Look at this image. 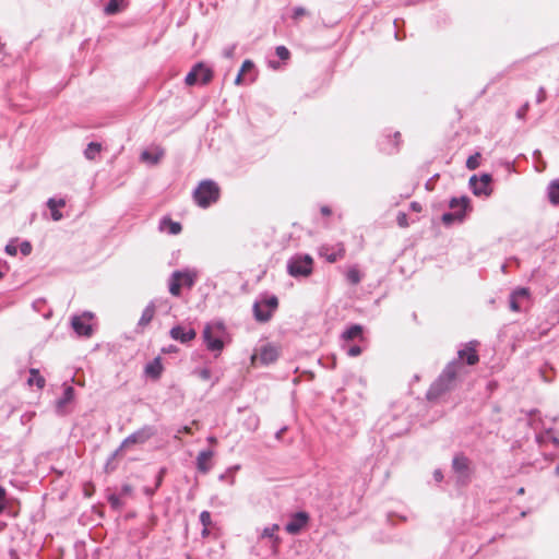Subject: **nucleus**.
Listing matches in <instances>:
<instances>
[{
  "mask_svg": "<svg viewBox=\"0 0 559 559\" xmlns=\"http://www.w3.org/2000/svg\"><path fill=\"white\" fill-rule=\"evenodd\" d=\"M162 352L164 354L177 353L178 352V347L176 345H169L167 347H163Z\"/></svg>",
  "mask_w": 559,
  "mask_h": 559,
  "instance_id": "54",
  "label": "nucleus"
},
{
  "mask_svg": "<svg viewBox=\"0 0 559 559\" xmlns=\"http://www.w3.org/2000/svg\"><path fill=\"white\" fill-rule=\"evenodd\" d=\"M275 53L281 60H287L290 56L289 50L285 46H277Z\"/></svg>",
  "mask_w": 559,
  "mask_h": 559,
  "instance_id": "39",
  "label": "nucleus"
},
{
  "mask_svg": "<svg viewBox=\"0 0 559 559\" xmlns=\"http://www.w3.org/2000/svg\"><path fill=\"white\" fill-rule=\"evenodd\" d=\"M362 332L364 329L360 324H352L342 333V338L344 341H353L357 337H361Z\"/></svg>",
  "mask_w": 559,
  "mask_h": 559,
  "instance_id": "29",
  "label": "nucleus"
},
{
  "mask_svg": "<svg viewBox=\"0 0 559 559\" xmlns=\"http://www.w3.org/2000/svg\"><path fill=\"white\" fill-rule=\"evenodd\" d=\"M242 76H243V73L238 72V74H237V76H236V79H235V83H236V84H241V82H242Z\"/></svg>",
  "mask_w": 559,
  "mask_h": 559,
  "instance_id": "59",
  "label": "nucleus"
},
{
  "mask_svg": "<svg viewBox=\"0 0 559 559\" xmlns=\"http://www.w3.org/2000/svg\"><path fill=\"white\" fill-rule=\"evenodd\" d=\"M310 520L306 511H298L290 515L289 521L285 525V531L288 534L297 535L308 524Z\"/></svg>",
  "mask_w": 559,
  "mask_h": 559,
  "instance_id": "11",
  "label": "nucleus"
},
{
  "mask_svg": "<svg viewBox=\"0 0 559 559\" xmlns=\"http://www.w3.org/2000/svg\"><path fill=\"white\" fill-rule=\"evenodd\" d=\"M213 78V72L210 68L199 62L192 67L190 72L186 75L185 82L187 85L207 84Z\"/></svg>",
  "mask_w": 559,
  "mask_h": 559,
  "instance_id": "8",
  "label": "nucleus"
},
{
  "mask_svg": "<svg viewBox=\"0 0 559 559\" xmlns=\"http://www.w3.org/2000/svg\"><path fill=\"white\" fill-rule=\"evenodd\" d=\"M148 304L153 305V308L155 310L163 309L165 311H168L171 308L168 299H166V298H155V299L151 300Z\"/></svg>",
  "mask_w": 559,
  "mask_h": 559,
  "instance_id": "35",
  "label": "nucleus"
},
{
  "mask_svg": "<svg viewBox=\"0 0 559 559\" xmlns=\"http://www.w3.org/2000/svg\"><path fill=\"white\" fill-rule=\"evenodd\" d=\"M479 158H480L479 153H475L474 155H471L466 160V167L469 170L476 169L479 166Z\"/></svg>",
  "mask_w": 559,
  "mask_h": 559,
  "instance_id": "37",
  "label": "nucleus"
},
{
  "mask_svg": "<svg viewBox=\"0 0 559 559\" xmlns=\"http://www.w3.org/2000/svg\"><path fill=\"white\" fill-rule=\"evenodd\" d=\"M195 277H197V275L193 272H190L188 270L181 271V283H182V286H186L188 288L193 287V285L195 283Z\"/></svg>",
  "mask_w": 559,
  "mask_h": 559,
  "instance_id": "33",
  "label": "nucleus"
},
{
  "mask_svg": "<svg viewBox=\"0 0 559 559\" xmlns=\"http://www.w3.org/2000/svg\"><path fill=\"white\" fill-rule=\"evenodd\" d=\"M183 431H185L186 433H190V432H191V429H190L189 427L185 426V427H183Z\"/></svg>",
  "mask_w": 559,
  "mask_h": 559,
  "instance_id": "61",
  "label": "nucleus"
},
{
  "mask_svg": "<svg viewBox=\"0 0 559 559\" xmlns=\"http://www.w3.org/2000/svg\"><path fill=\"white\" fill-rule=\"evenodd\" d=\"M214 455V452L210 449L202 450L199 452L195 461V466L199 473L205 475L207 474L213 466L212 457Z\"/></svg>",
  "mask_w": 559,
  "mask_h": 559,
  "instance_id": "17",
  "label": "nucleus"
},
{
  "mask_svg": "<svg viewBox=\"0 0 559 559\" xmlns=\"http://www.w3.org/2000/svg\"><path fill=\"white\" fill-rule=\"evenodd\" d=\"M108 499V502L110 504V507L114 509V510H119L122 508L123 503L121 502L120 500V496L119 495H116V493H111L107 497Z\"/></svg>",
  "mask_w": 559,
  "mask_h": 559,
  "instance_id": "36",
  "label": "nucleus"
},
{
  "mask_svg": "<svg viewBox=\"0 0 559 559\" xmlns=\"http://www.w3.org/2000/svg\"><path fill=\"white\" fill-rule=\"evenodd\" d=\"M546 99V91L544 87H539L537 95H536V102L537 104H542Z\"/></svg>",
  "mask_w": 559,
  "mask_h": 559,
  "instance_id": "51",
  "label": "nucleus"
},
{
  "mask_svg": "<svg viewBox=\"0 0 559 559\" xmlns=\"http://www.w3.org/2000/svg\"><path fill=\"white\" fill-rule=\"evenodd\" d=\"M542 376H543L544 381H546V382H550V381H551V380H550L549 378H547L544 373H543Z\"/></svg>",
  "mask_w": 559,
  "mask_h": 559,
  "instance_id": "63",
  "label": "nucleus"
},
{
  "mask_svg": "<svg viewBox=\"0 0 559 559\" xmlns=\"http://www.w3.org/2000/svg\"><path fill=\"white\" fill-rule=\"evenodd\" d=\"M128 5L127 0H108L104 8L106 15H115L122 12Z\"/></svg>",
  "mask_w": 559,
  "mask_h": 559,
  "instance_id": "21",
  "label": "nucleus"
},
{
  "mask_svg": "<svg viewBox=\"0 0 559 559\" xmlns=\"http://www.w3.org/2000/svg\"><path fill=\"white\" fill-rule=\"evenodd\" d=\"M552 442H554L556 445H558V447H559V439L554 438Z\"/></svg>",
  "mask_w": 559,
  "mask_h": 559,
  "instance_id": "64",
  "label": "nucleus"
},
{
  "mask_svg": "<svg viewBox=\"0 0 559 559\" xmlns=\"http://www.w3.org/2000/svg\"><path fill=\"white\" fill-rule=\"evenodd\" d=\"M451 468L457 487H466L471 484L474 475V466L471 459L463 452L456 453L453 456Z\"/></svg>",
  "mask_w": 559,
  "mask_h": 559,
  "instance_id": "2",
  "label": "nucleus"
},
{
  "mask_svg": "<svg viewBox=\"0 0 559 559\" xmlns=\"http://www.w3.org/2000/svg\"><path fill=\"white\" fill-rule=\"evenodd\" d=\"M156 491H157V489L155 487H153V488L152 487H144L143 488L144 495L147 496L148 498H152L155 495Z\"/></svg>",
  "mask_w": 559,
  "mask_h": 559,
  "instance_id": "53",
  "label": "nucleus"
},
{
  "mask_svg": "<svg viewBox=\"0 0 559 559\" xmlns=\"http://www.w3.org/2000/svg\"><path fill=\"white\" fill-rule=\"evenodd\" d=\"M254 68V63L251 60H245L239 72L245 73Z\"/></svg>",
  "mask_w": 559,
  "mask_h": 559,
  "instance_id": "50",
  "label": "nucleus"
},
{
  "mask_svg": "<svg viewBox=\"0 0 559 559\" xmlns=\"http://www.w3.org/2000/svg\"><path fill=\"white\" fill-rule=\"evenodd\" d=\"M17 250H19V246L16 245L15 241H10L7 246H5V252L9 254V255H16L17 253Z\"/></svg>",
  "mask_w": 559,
  "mask_h": 559,
  "instance_id": "44",
  "label": "nucleus"
},
{
  "mask_svg": "<svg viewBox=\"0 0 559 559\" xmlns=\"http://www.w3.org/2000/svg\"><path fill=\"white\" fill-rule=\"evenodd\" d=\"M346 278L347 281L353 284V285H356L358 283H360L361 281V274L359 272L358 269L356 267H350L347 273H346Z\"/></svg>",
  "mask_w": 559,
  "mask_h": 559,
  "instance_id": "34",
  "label": "nucleus"
},
{
  "mask_svg": "<svg viewBox=\"0 0 559 559\" xmlns=\"http://www.w3.org/2000/svg\"><path fill=\"white\" fill-rule=\"evenodd\" d=\"M411 209L415 212H420L421 211V205L418 203V202H412L411 203Z\"/></svg>",
  "mask_w": 559,
  "mask_h": 559,
  "instance_id": "57",
  "label": "nucleus"
},
{
  "mask_svg": "<svg viewBox=\"0 0 559 559\" xmlns=\"http://www.w3.org/2000/svg\"><path fill=\"white\" fill-rule=\"evenodd\" d=\"M169 335L173 340L178 341L181 344H187L190 341L195 338L197 332L192 328L187 329V328L178 324L170 329Z\"/></svg>",
  "mask_w": 559,
  "mask_h": 559,
  "instance_id": "15",
  "label": "nucleus"
},
{
  "mask_svg": "<svg viewBox=\"0 0 559 559\" xmlns=\"http://www.w3.org/2000/svg\"><path fill=\"white\" fill-rule=\"evenodd\" d=\"M132 491H133V488H132V486H131V485H129V484H123V485L121 486V489H120V493H119V496H120V497H128V496H130V495L132 493Z\"/></svg>",
  "mask_w": 559,
  "mask_h": 559,
  "instance_id": "46",
  "label": "nucleus"
},
{
  "mask_svg": "<svg viewBox=\"0 0 559 559\" xmlns=\"http://www.w3.org/2000/svg\"><path fill=\"white\" fill-rule=\"evenodd\" d=\"M157 433V429L152 425H144L136 431L129 435L120 444L119 449H117L112 457H115L118 452L122 449H126L132 444H143L147 440H150L152 437H154Z\"/></svg>",
  "mask_w": 559,
  "mask_h": 559,
  "instance_id": "7",
  "label": "nucleus"
},
{
  "mask_svg": "<svg viewBox=\"0 0 559 559\" xmlns=\"http://www.w3.org/2000/svg\"><path fill=\"white\" fill-rule=\"evenodd\" d=\"M547 194L551 204L559 205V178L549 182Z\"/></svg>",
  "mask_w": 559,
  "mask_h": 559,
  "instance_id": "28",
  "label": "nucleus"
},
{
  "mask_svg": "<svg viewBox=\"0 0 559 559\" xmlns=\"http://www.w3.org/2000/svg\"><path fill=\"white\" fill-rule=\"evenodd\" d=\"M155 309L153 308V305L147 304L144 310L142 311L141 318L136 324L138 330H143L146 328L153 320L155 316Z\"/></svg>",
  "mask_w": 559,
  "mask_h": 559,
  "instance_id": "22",
  "label": "nucleus"
},
{
  "mask_svg": "<svg viewBox=\"0 0 559 559\" xmlns=\"http://www.w3.org/2000/svg\"><path fill=\"white\" fill-rule=\"evenodd\" d=\"M286 429H287L286 427L281 428V429L275 433V438H276L277 440H280V439L282 438L283 433L286 431Z\"/></svg>",
  "mask_w": 559,
  "mask_h": 559,
  "instance_id": "58",
  "label": "nucleus"
},
{
  "mask_svg": "<svg viewBox=\"0 0 559 559\" xmlns=\"http://www.w3.org/2000/svg\"><path fill=\"white\" fill-rule=\"evenodd\" d=\"M465 216V211L445 212L442 214L441 221L444 225L450 226L454 223H462Z\"/></svg>",
  "mask_w": 559,
  "mask_h": 559,
  "instance_id": "23",
  "label": "nucleus"
},
{
  "mask_svg": "<svg viewBox=\"0 0 559 559\" xmlns=\"http://www.w3.org/2000/svg\"><path fill=\"white\" fill-rule=\"evenodd\" d=\"M225 333L226 328L223 321L207 323L202 333L206 348L213 353H221L224 348L223 336Z\"/></svg>",
  "mask_w": 559,
  "mask_h": 559,
  "instance_id": "3",
  "label": "nucleus"
},
{
  "mask_svg": "<svg viewBox=\"0 0 559 559\" xmlns=\"http://www.w3.org/2000/svg\"><path fill=\"white\" fill-rule=\"evenodd\" d=\"M163 154H164L163 151H159L156 153H153L150 151H143L141 154V159L144 162H148L151 164H157L159 162V159L162 158Z\"/></svg>",
  "mask_w": 559,
  "mask_h": 559,
  "instance_id": "32",
  "label": "nucleus"
},
{
  "mask_svg": "<svg viewBox=\"0 0 559 559\" xmlns=\"http://www.w3.org/2000/svg\"><path fill=\"white\" fill-rule=\"evenodd\" d=\"M159 228L166 230L170 235H178L181 231V224L174 222L169 217H163L159 223Z\"/></svg>",
  "mask_w": 559,
  "mask_h": 559,
  "instance_id": "26",
  "label": "nucleus"
},
{
  "mask_svg": "<svg viewBox=\"0 0 559 559\" xmlns=\"http://www.w3.org/2000/svg\"><path fill=\"white\" fill-rule=\"evenodd\" d=\"M163 366L160 358L156 357L145 366V373L151 378L158 379L162 374Z\"/></svg>",
  "mask_w": 559,
  "mask_h": 559,
  "instance_id": "25",
  "label": "nucleus"
},
{
  "mask_svg": "<svg viewBox=\"0 0 559 559\" xmlns=\"http://www.w3.org/2000/svg\"><path fill=\"white\" fill-rule=\"evenodd\" d=\"M531 297L530 289L526 287H518L513 289L509 296V307L513 312L522 311L521 302L528 300Z\"/></svg>",
  "mask_w": 559,
  "mask_h": 559,
  "instance_id": "13",
  "label": "nucleus"
},
{
  "mask_svg": "<svg viewBox=\"0 0 559 559\" xmlns=\"http://www.w3.org/2000/svg\"><path fill=\"white\" fill-rule=\"evenodd\" d=\"M319 253L328 262L335 263L345 257V247L343 243H337L335 246H323L320 248Z\"/></svg>",
  "mask_w": 559,
  "mask_h": 559,
  "instance_id": "14",
  "label": "nucleus"
},
{
  "mask_svg": "<svg viewBox=\"0 0 559 559\" xmlns=\"http://www.w3.org/2000/svg\"><path fill=\"white\" fill-rule=\"evenodd\" d=\"M306 9L302 7H296L293 9V19L297 20L306 14Z\"/></svg>",
  "mask_w": 559,
  "mask_h": 559,
  "instance_id": "48",
  "label": "nucleus"
},
{
  "mask_svg": "<svg viewBox=\"0 0 559 559\" xmlns=\"http://www.w3.org/2000/svg\"><path fill=\"white\" fill-rule=\"evenodd\" d=\"M166 472H167L166 467L159 468V471H158V473L156 475V478H155V486L154 487L156 489H158L162 486L163 479H164V476H165Z\"/></svg>",
  "mask_w": 559,
  "mask_h": 559,
  "instance_id": "43",
  "label": "nucleus"
},
{
  "mask_svg": "<svg viewBox=\"0 0 559 559\" xmlns=\"http://www.w3.org/2000/svg\"><path fill=\"white\" fill-rule=\"evenodd\" d=\"M211 370L209 368H203V369H200L198 370V376L202 379V380H209L211 378Z\"/></svg>",
  "mask_w": 559,
  "mask_h": 559,
  "instance_id": "49",
  "label": "nucleus"
},
{
  "mask_svg": "<svg viewBox=\"0 0 559 559\" xmlns=\"http://www.w3.org/2000/svg\"><path fill=\"white\" fill-rule=\"evenodd\" d=\"M200 522L203 527H209L212 524L211 513L206 510L200 513Z\"/></svg>",
  "mask_w": 559,
  "mask_h": 559,
  "instance_id": "40",
  "label": "nucleus"
},
{
  "mask_svg": "<svg viewBox=\"0 0 559 559\" xmlns=\"http://www.w3.org/2000/svg\"><path fill=\"white\" fill-rule=\"evenodd\" d=\"M313 271V259L310 254H295L287 261V273L295 277H308Z\"/></svg>",
  "mask_w": 559,
  "mask_h": 559,
  "instance_id": "6",
  "label": "nucleus"
},
{
  "mask_svg": "<svg viewBox=\"0 0 559 559\" xmlns=\"http://www.w3.org/2000/svg\"><path fill=\"white\" fill-rule=\"evenodd\" d=\"M66 205V201L63 199H55V198H50L48 201H47V206L49 207L50 210V213H51V218L55 221V222H58L62 218V214L59 212V207H63Z\"/></svg>",
  "mask_w": 559,
  "mask_h": 559,
  "instance_id": "24",
  "label": "nucleus"
},
{
  "mask_svg": "<svg viewBox=\"0 0 559 559\" xmlns=\"http://www.w3.org/2000/svg\"><path fill=\"white\" fill-rule=\"evenodd\" d=\"M19 250L23 255H28L32 252V245L29 241L24 240L19 245Z\"/></svg>",
  "mask_w": 559,
  "mask_h": 559,
  "instance_id": "41",
  "label": "nucleus"
},
{
  "mask_svg": "<svg viewBox=\"0 0 559 559\" xmlns=\"http://www.w3.org/2000/svg\"><path fill=\"white\" fill-rule=\"evenodd\" d=\"M102 144L98 142H90L84 150L85 158L93 160L100 153Z\"/></svg>",
  "mask_w": 559,
  "mask_h": 559,
  "instance_id": "31",
  "label": "nucleus"
},
{
  "mask_svg": "<svg viewBox=\"0 0 559 559\" xmlns=\"http://www.w3.org/2000/svg\"><path fill=\"white\" fill-rule=\"evenodd\" d=\"M478 345L477 341H472L466 346L457 352V359L460 362L465 361L468 366H474L479 361V356L476 350Z\"/></svg>",
  "mask_w": 559,
  "mask_h": 559,
  "instance_id": "12",
  "label": "nucleus"
},
{
  "mask_svg": "<svg viewBox=\"0 0 559 559\" xmlns=\"http://www.w3.org/2000/svg\"><path fill=\"white\" fill-rule=\"evenodd\" d=\"M209 534H210L209 527H203V530H202V532H201V535H202L203 537H206V536H209Z\"/></svg>",
  "mask_w": 559,
  "mask_h": 559,
  "instance_id": "60",
  "label": "nucleus"
},
{
  "mask_svg": "<svg viewBox=\"0 0 559 559\" xmlns=\"http://www.w3.org/2000/svg\"><path fill=\"white\" fill-rule=\"evenodd\" d=\"M236 45H229L224 48L223 56L227 59H231L235 56Z\"/></svg>",
  "mask_w": 559,
  "mask_h": 559,
  "instance_id": "45",
  "label": "nucleus"
},
{
  "mask_svg": "<svg viewBox=\"0 0 559 559\" xmlns=\"http://www.w3.org/2000/svg\"><path fill=\"white\" fill-rule=\"evenodd\" d=\"M8 506L7 490L0 486V514H2Z\"/></svg>",
  "mask_w": 559,
  "mask_h": 559,
  "instance_id": "38",
  "label": "nucleus"
},
{
  "mask_svg": "<svg viewBox=\"0 0 559 559\" xmlns=\"http://www.w3.org/2000/svg\"><path fill=\"white\" fill-rule=\"evenodd\" d=\"M396 222H397V225L400 227H403V228L407 227L408 226V218H407L406 213L399 212L397 216H396Z\"/></svg>",
  "mask_w": 559,
  "mask_h": 559,
  "instance_id": "42",
  "label": "nucleus"
},
{
  "mask_svg": "<svg viewBox=\"0 0 559 559\" xmlns=\"http://www.w3.org/2000/svg\"><path fill=\"white\" fill-rule=\"evenodd\" d=\"M181 271L178 270L173 272L168 280V290L173 296L179 297L181 295Z\"/></svg>",
  "mask_w": 559,
  "mask_h": 559,
  "instance_id": "20",
  "label": "nucleus"
},
{
  "mask_svg": "<svg viewBox=\"0 0 559 559\" xmlns=\"http://www.w3.org/2000/svg\"><path fill=\"white\" fill-rule=\"evenodd\" d=\"M492 181V177L491 175L489 174H483L479 178L474 175L469 178V188L472 190V192L477 195V197H480V195H490L491 194V189H490V183Z\"/></svg>",
  "mask_w": 559,
  "mask_h": 559,
  "instance_id": "10",
  "label": "nucleus"
},
{
  "mask_svg": "<svg viewBox=\"0 0 559 559\" xmlns=\"http://www.w3.org/2000/svg\"><path fill=\"white\" fill-rule=\"evenodd\" d=\"M449 206L454 211H465V213L471 210L469 206V198L466 195H462L460 198H452L449 202Z\"/></svg>",
  "mask_w": 559,
  "mask_h": 559,
  "instance_id": "27",
  "label": "nucleus"
},
{
  "mask_svg": "<svg viewBox=\"0 0 559 559\" xmlns=\"http://www.w3.org/2000/svg\"><path fill=\"white\" fill-rule=\"evenodd\" d=\"M361 354V347L358 345H354L348 347L347 355L350 357H357Z\"/></svg>",
  "mask_w": 559,
  "mask_h": 559,
  "instance_id": "47",
  "label": "nucleus"
},
{
  "mask_svg": "<svg viewBox=\"0 0 559 559\" xmlns=\"http://www.w3.org/2000/svg\"><path fill=\"white\" fill-rule=\"evenodd\" d=\"M219 187L213 180H203L193 191L194 202L202 209H206L219 199Z\"/></svg>",
  "mask_w": 559,
  "mask_h": 559,
  "instance_id": "4",
  "label": "nucleus"
},
{
  "mask_svg": "<svg viewBox=\"0 0 559 559\" xmlns=\"http://www.w3.org/2000/svg\"><path fill=\"white\" fill-rule=\"evenodd\" d=\"M433 478L436 481H441L443 479L442 472L440 469H436L433 473Z\"/></svg>",
  "mask_w": 559,
  "mask_h": 559,
  "instance_id": "56",
  "label": "nucleus"
},
{
  "mask_svg": "<svg viewBox=\"0 0 559 559\" xmlns=\"http://www.w3.org/2000/svg\"><path fill=\"white\" fill-rule=\"evenodd\" d=\"M280 525L272 524L270 526L264 527L258 535L259 539L267 538L270 540L273 552H276L278 550L280 545L282 544V538L277 534Z\"/></svg>",
  "mask_w": 559,
  "mask_h": 559,
  "instance_id": "16",
  "label": "nucleus"
},
{
  "mask_svg": "<svg viewBox=\"0 0 559 559\" xmlns=\"http://www.w3.org/2000/svg\"><path fill=\"white\" fill-rule=\"evenodd\" d=\"M93 318L91 312H84L81 316H72L71 326L78 336L91 337L93 334V328L90 320Z\"/></svg>",
  "mask_w": 559,
  "mask_h": 559,
  "instance_id": "9",
  "label": "nucleus"
},
{
  "mask_svg": "<svg viewBox=\"0 0 559 559\" xmlns=\"http://www.w3.org/2000/svg\"><path fill=\"white\" fill-rule=\"evenodd\" d=\"M277 308L278 298L275 295H270L267 293L261 294L259 299L253 304V317L258 322H267L271 320Z\"/></svg>",
  "mask_w": 559,
  "mask_h": 559,
  "instance_id": "5",
  "label": "nucleus"
},
{
  "mask_svg": "<svg viewBox=\"0 0 559 559\" xmlns=\"http://www.w3.org/2000/svg\"><path fill=\"white\" fill-rule=\"evenodd\" d=\"M280 357V349L273 344L263 345L259 352V359L262 365L267 366L277 360Z\"/></svg>",
  "mask_w": 559,
  "mask_h": 559,
  "instance_id": "18",
  "label": "nucleus"
},
{
  "mask_svg": "<svg viewBox=\"0 0 559 559\" xmlns=\"http://www.w3.org/2000/svg\"><path fill=\"white\" fill-rule=\"evenodd\" d=\"M27 382L29 385H36L38 389H43L46 384L45 378L39 373V370L35 368L29 370V378Z\"/></svg>",
  "mask_w": 559,
  "mask_h": 559,
  "instance_id": "30",
  "label": "nucleus"
},
{
  "mask_svg": "<svg viewBox=\"0 0 559 559\" xmlns=\"http://www.w3.org/2000/svg\"><path fill=\"white\" fill-rule=\"evenodd\" d=\"M74 399V389L71 385H66L62 395L56 401V409L59 414L63 413V408Z\"/></svg>",
  "mask_w": 559,
  "mask_h": 559,
  "instance_id": "19",
  "label": "nucleus"
},
{
  "mask_svg": "<svg viewBox=\"0 0 559 559\" xmlns=\"http://www.w3.org/2000/svg\"><path fill=\"white\" fill-rule=\"evenodd\" d=\"M465 372V367L463 362L459 360H451L440 376L432 382L429 390L426 393V397L428 401H435L439 399L444 393L453 390L459 378Z\"/></svg>",
  "mask_w": 559,
  "mask_h": 559,
  "instance_id": "1",
  "label": "nucleus"
},
{
  "mask_svg": "<svg viewBox=\"0 0 559 559\" xmlns=\"http://www.w3.org/2000/svg\"><path fill=\"white\" fill-rule=\"evenodd\" d=\"M320 212L324 216H330L332 214V210L328 205L321 206Z\"/></svg>",
  "mask_w": 559,
  "mask_h": 559,
  "instance_id": "55",
  "label": "nucleus"
},
{
  "mask_svg": "<svg viewBox=\"0 0 559 559\" xmlns=\"http://www.w3.org/2000/svg\"><path fill=\"white\" fill-rule=\"evenodd\" d=\"M527 110H528V104L526 103L516 111V117L519 119H524Z\"/></svg>",
  "mask_w": 559,
  "mask_h": 559,
  "instance_id": "52",
  "label": "nucleus"
},
{
  "mask_svg": "<svg viewBox=\"0 0 559 559\" xmlns=\"http://www.w3.org/2000/svg\"><path fill=\"white\" fill-rule=\"evenodd\" d=\"M555 474H556L557 476H559V464H558V465L556 466V468H555Z\"/></svg>",
  "mask_w": 559,
  "mask_h": 559,
  "instance_id": "62",
  "label": "nucleus"
}]
</instances>
